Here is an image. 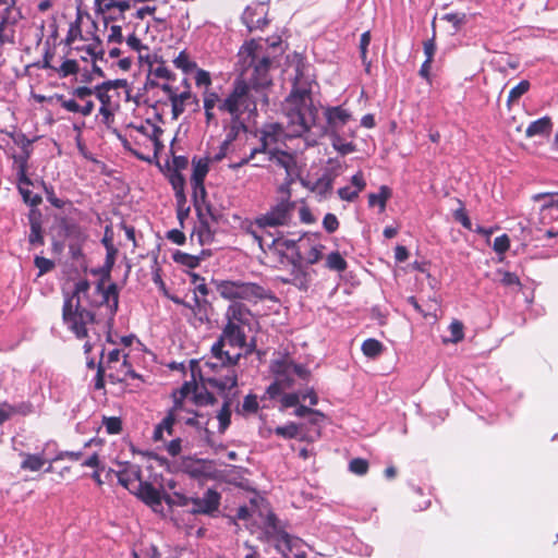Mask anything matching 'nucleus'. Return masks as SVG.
<instances>
[{
    "label": "nucleus",
    "instance_id": "f257e3e1",
    "mask_svg": "<svg viewBox=\"0 0 558 558\" xmlns=\"http://www.w3.org/2000/svg\"><path fill=\"white\" fill-rule=\"evenodd\" d=\"M313 84L314 80L310 73V66L305 65L302 60H298L293 87L283 104L287 136L306 135V142L311 145L316 143V138L324 134L341 133L342 129L352 119L351 112L343 107H329L325 110L326 126L316 125L318 110L313 104Z\"/></svg>",
    "mask_w": 558,
    "mask_h": 558
},
{
    "label": "nucleus",
    "instance_id": "f03ea898",
    "mask_svg": "<svg viewBox=\"0 0 558 558\" xmlns=\"http://www.w3.org/2000/svg\"><path fill=\"white\" fill-rule=\"evenodd\" d=\"M256 339L247 341V331L233 325H225L217 341L211 345L210 355L204 361L205 381L222 393L238 386V364L243 355L256 350Z\"/></svg>",
    "mask_w": 558,
    "mask_h": 558
},
{
    "label": "nucleus",
    "instance_id": "7ed1b4c3",
    "mask_svg": "<svg viewBox=\"0 0 558 558\" xmlns=\"http://www.w3.org/2000/svg\"><path fill=\"white\" fill-rule=\"evenodd\" d=\"M89 290L90 284L86 279L78 280L73 294L66 298L63 304V323L78 339L88 338L96 324L94 313L83 305L85 300L93 306L104 308V315L108 317L109 324L113 322L119 306L116 283L105 287L102 282H98L93 290V299L89 298Z\"/></svg>",
    "mask_w": 558,
    "mask_h": 558
},
{
    "label": "nucleus",
    "instance_id": "20e7f679",
    "mask_svg": "<svg viewBox=\"0 0 558 558\" xmlns=\"http://www.w3.org/2000/svg\"><path fill=\"white\" fill-rule=\"evenodd\" d=\"M280 129L277 124L268 125L260 137V145L251 150L247 157L242 158L238 162L229 165L230 169L236 170L250 161H254V167H263L265 161H270L277 167L286 170L287 174H291L295 165L294 157L282 149V143L279 141Z\"/></svg>",
    "mask_w": 558,
    "mask_h": 558
},
{
    "label": "nucleus",
    "instance_id": "39448f33",
    "mask_svg": "<svg viewBox=\"0 0 558 558\" xmlns=\"http://www.w3.org/2000/svg\"><path fill=\"white\" fill-rule=\"evenodd\" d=\"M259 101L267 102L265 92L236 80L232 93L220 102L219 110L228 112L233 120H241L244 114L248 118L254 116Z\"/></svg>",
    "mask_w": 558,
    "mask_h": 558
},
{
    "label": "nucleus",
    "instance_id": "423d86ee",
    "mask_svg": "<svg viewBox=\"0 0 558 558\" xmlns=\"http://www.w3.org/2000/svg\"><path fill=\"white\" fill-rule=\"evenodd\" d=\"M270 369L275 376V381L266 390L270 399L278 398L284 389L307 381L310 377V371L288 355L274 360Z\"/></svg>",
    "mask_w": 558,
    "mask_h": 558
},
{
    "label": "nucleus",
    "instance_id": "0eeeda50",
    "mask_svg": "<svg viewBox=\"0 0 558 558\" xmlns=\"http://www.w3.org/2000/svg\"><path fill=\"white\" fill-rule=\"evenodd\" d=\"M293 211L294 204L288 198H282L271 205L266 213L258 215L247 227V233L251 234L258 243L259 247L264 250V238L258 230L289 226L293 217Z\"/></svg>",
    "mask_w": 558,
    "mask_h": 558
},
{
    "label": "nucleus",
    "instance_id": "6e6552de",
    "mask_svg": "<svg viewBox=\"0 0 558 558\" xmlns=\"http://www.w3.org/2000/svg\"><path fill=\"white\" fill-rule=\"evenodd\" d=\"M218 294L233 303L238 300L256 303L268 298V290L264 287L242 280H219L215 282Z\"/></svg>",
    "mask_w": 558,
    "mask_h": 558
},
{
    "label": "nucleus",
    "instance_id": "1a4fd4ad",
    "mask_svg": "<svg viewBox=\"0 0 558 558\" xmlns=\"http://www.w3.org/2000/svg\"><path fill=\"white\" fill-rule=\"evenodd\" d=\"M267 246L270 251L278 254L281 257H287L290 263L293 262V258L298 263H302L303 253L302 247L305 246V239L300 238L298 241L286 239L282 236L272 238L269 243L264 239V247Z\"/></svg>",
    "mask_w": 558,
    "mask_h": 558
},
{
    "label": "nucleus",
    "instance_id": "9d476101",
    "mask_svg": "<svg viewBox=\"0 0 558 558\" xmlns=\"http://www.w3.org/2000/svg\"><path fill=\"white\" fill-rule=\"evenodd\" d=\"M179 498L180 506H189L192 504L191 512L201 514H211L218 510L220 505L221 496L214 489H207L202 497L186 498L179 494H175Z\"/></svg>",
    "mask_w": 558,
    "mask_h": 558
},
{
    "label": "nucleus",
    "instance_id": "9b49d317",
    "mask_svg": "<svg viewBox=\"0 0 558 558\" xmlns=\"http://www.w3.org/2000/svg\"><path fill=\"white\" fill-rule=\"evenodd\" d=\"M226 325H233L238 327L240 330L244 331H253L254 327L257 325V322L253 315V313L243 304L239 302L231 303L226 313Z\"/></svg>",
    "mask_w": 558,
    "mask_h": 558
},
{
    "label": "nucleus",
    "instance_id": "f8f14e48",
    "mask_svg": "<svg viewBox=\"0 0 558 558\" xmlns=\"http://www.w3.org/2000/svg\"><path fill=\"white\" fill-rule=\"evenodd\" d=\"M130 136L136 142H149L154 145L155 155L163 147L160 136L162 130L149 120L141 122L140 124H131L129 126Z\"/></svg>",
    "mask_w": 558,
    "mask_h": 558
},
{
    "label": "nucleus",
    "instance_id": "ddd939ff",
    "mask_svg": "<svg viewBox=\"0 0 558 558\" xmlns=\"http://www.w3.org/2000/svg\"><path fill=\"white\" fill-rule=\"evenodd\" d=\"M117 475L118 482L130 493L136 490L137 486H141V468L137 464L130 462L118 463V470L113 471Z\"/></svg>",
    "mask_w": 558,
    "mask_h": 558
},
{
    "label": "nucleus",
    "instance_id": "4468645a",
    "mask_svg": "<svg viewBox=\"0 0 558 558\" xmlns=\"http://www.w3.org/2000/svg\"><path fill=\"white\" fill-rule=\"evenodd\" d=\"M132 494L137 496L154 511H158V509L161 508L163 499L169 505L173 502V500L169 496H162L159 489H157L150 483L144 481H142L141 486H137L136 490L133 492Z\"/></svg>",
    "mask_w": 558,
    "mask_h": 558
},
{
    "label": "nucleus",
    "instance_id": "2eb2a0df",
    "mask_svg": "<svg viewBox=\"0 0 558 558\" xmlns=\"http://www.w3.org/2000/svg\"><path fill=\"white\" fill-rule=\"evenodd\" d=\"M266 13L267 10L264 3L248 5L242 14V22L250 32L262 29L267 24Z\"/></svg>",
    "mask_w": 558,
    "mask_h": 558
},
{
    "label": "nucleus",
    "instance_id": "dca6fc26",
    "mask_svg": "<svg viewBox=\"0 0 558 558\" xmlns=\"http://www.w3.org/2000/svg\"><path fill=\"white\" fill-rule=\"evenodd\" d=\"M251 62L254 63V71L248 84L264 92L265 87L269 86L271 83V80L268 75L270 60L267 57H263L258 60H256L255 57H252Z\"/></svg>",
    "mask_w": 558,
    "mask_h": 558
},
{
    "label": "nucleus",
    "instance_id": "f3484780",
    "mask_svg": "<svg viewBox=\"0 0 558 558\" xmlns=\"http://www.w3.org/2000/svg\"><path fill=\"white\" fill-rule=\"evenodd\" d=\"M161 89L167 94L171 102L173 119H178L184 112L187 100L192 98L191 92L184 90L182 93H177V90L169 84H163Z\"/></svg>",
    "mask_w": 558,
    "mask_h": 558
},
{
    "label": "nucleus",
    "instance_id": "a211bd4d",
    "mask_svg": "<svg viewBox=\"0 0 558 558\" xmlns=\"http://www.w3.org/2000/svg\"><path fill=\"white\" fill-rule=\"evenodd\" d=\"M182 420L179 412V403L168 412L163 420L155 427L153 438L155 441H165V434L171 436L175 421Z\"/></svg>",
    "mask_w": 558,
    "mask_h": 558
},
{
    "label": "nucleus",
    "instance_id": "6ab92c4d",
    "mask_svg": "<svg viewBox=\"0 0 558 558\" xmlns=\"http://www.w3.org/2000/svg\"><path fill=\"white\" fill-rule=\"evenodd\" d=\"M105 369L107 372V377L112 383H122L125 381L129 377H137V375L132 369L128 357L121 359L117 364L109 365L108 367H105Z\"/></svg>",
    "mask_w": 558,
    "mask_h": 558
},
{
    "label": "nucleus",
    "instance_id": "aec40b11",
    "mask_svg": "<svg viewBox=\"0 0 558 558\" xmlns=\"http://www.w3.org/2000/svg\"><path fill=\"white\" fill-rule=\"evenodd\" d=\"M32 150L21 151L20 154H13V168L16 171L19 182L31 183V179L27 175L28 159Z\"/></svg>",
    "mask_w": 558,
    "mask_h": 558
},
{
    "label": "nucleus",
    "instance_id": "412c9836",
    "mask_svg": "<svg viewBox=\"0 0 558 558\" xmlns=\"http://www.w3.org/2000/svg\"><path fill=\"white\" fill-rule=\"evenodd\" d=\"M120 84L121 81H108L95 87V95L100 101V106L118 107L111 99L112 96L110 95V89L119 86Z\"/></svg>",
    "mask_w": 558,
    "mask_h": 558
},
{
    "label": "nucleus",
    "instance_id": "4be33fe9",
    "mask_svg": "<svg viewBox=\"0 0 558 558\" xmlns=\"http://www.w3.org/2000/svg\"><path fill=\"white\" fill-rule=\"evenodd\" d=\"M75 49L82 52L81 59L84 61L90 59L93 62H97V60H102L105 56L99 38H95V41L88 46L75 47Z\"/></svg>",
    "mask_w": 558,
    "mask_h": 558
},
{
    "label": "nucleus",
    "instance_id": "5701e85b",
    "mask_svg": "<svg viewBox=\"0 0 558 558\" xmlns=\"http://www.w3.org/2000/svg\"><path fill=\"white\" fill-rule=\"evenodd\" d=\"M551 130V121L549 118L544 117L535 120L529 124L525 131L527 137L547 136Z\"/></svg>",
    "mask_w": 558,
    "mask_h": 558
},
{
    "label": "nucleus",
    "instance_id": "b1692460",
    "mask_svg": "<svg viewBox=\"0 0 558 558\" xmlns=\"http://www.w3.org/2000/svg\"><path fill=\"white\" fill-rule=\"evenodd\" d=\"M304 239L305 246L303 248L308 247V251L305 254H303L302 263L305 262L308 265H314L322 259L325 246L320 243H311L310 238Z\"/></svg>",
    "mask_w": 558,
    "mask_h": 558
},
{
    "label": "nucleus",
    "instance_id": "393cba45",
    "mask_svg": "<svg viewBox=\"0 0 558 558\" xmlns=\"http://www.w3.org/2000/svg\"><path fill=\"white\" fill-rule=\"evenodd\" d=\"M199 323L208 322V307L209 304L206 300H199L197 295H194L193 303L186 304Z\"/></svg>",
    "mask_w": 558,
    "mask_h": 558
},
{
    "label": "nucleus",
    "instance_id": "a878e982",
    "mask_svg": "<svg viewBox=\"0 0 558 558\" xmlns=\"http://www.w3.org/2000/svg\"><path fill=\"white\" fill-rule=\"evenodd\" d=\"M291 264L293 268L291 272L292 279L290 280V282H292L299 289H307L310 279L306 270L302 267V263H298L293 258V262Z\"/></svg>",
    "mask_w": 558,
    "mask_h": 558
},
{
    "label": "nucleus",
    "instance_id": "bb28decb",
    "mask_svg": "<svg viewBox=\"0 0 558 558\" xmlns=\"http://www.w3.org/2000/svg\"><path fill=\"white\" fill-rule=\"evenodd\" d=\"M208 161L209 159H193L191 183L199 184L204 182L209 170Z\"/></svg>",
    "mask_w": 558,
    "mask_h": 558
},
{
    "label": "nucleus",
    "instance_id": "cd10ccee",
    "mask_svg": "<svg viewBox=\"0 0 558 558\" xmlns=\"http://www.w3.org/2000/svg\"><path fill=\"white\" fill-rule=\"evenodd\" d=\"M495 280L507 288H511V289H520L521 288V282H520L519 277L515 274L510 272V271L498 269L496 271Z\"/></svg>",
    "mask_w": 558,
    "mask_h": 558
},
{
    "label": "nucleus",
    "instance_id": "c85d7f7f",
    "mask_svg": "<svg viewBox=\"0 0 558 558\" xmlns=\"http://www.w3.org/2000/svg\"><path fill=\"white\" fill-rule=\"evenodd\" d=\"M391 195V191L389 187L383 185L378 193H372L368 195V205L371 207L378 205L380 211H384L386 208V203Z\"/></svg>",
    "mask_w": 558,
    "mask_h": 558
},
{
    "label": "nucleus",
    "instance_id": "c756f323",
    "mask_svg": "<svg viewBox=\"0 0 558 558\" xmlns=\"http://www.w3.org/2000/svg\"><path fill=\"white\" fill-rule=\"evenodd\" d=\"M192 241H197L201 245H205L211 242L213 233L206 222H201L198 227H195L191 234Z\"/></svg>",
    "mask_w": 558,
    "mask_h": 558
},
{
    "label": "nucleus",
    "instance_id": "7c9ffc66",
    "mask_svg": "<svg viewBox=\"0 0 558 558\" xmlns=\"http://www.w3.org/2000/svg\"><path fill=\"white\" fill-rule=\"evenodd\" d=\"M331 145L341 155H348L355 151V145L352 142H347L341 136V133L329 135Z\"/></svg>",
    "mask_w": 558,
    "mask_h": 558
},
{
    "label": "nucleus",
    "instance_id": "2f4dec72",
    "mask_svg": "<svg viewBox=\"0 0 558 558\" xmlns=\"http://www.w3.org/2000/svg\"><path fill=\"white\" fill-rule=\"evenodd\" d=\"M333 180L330 175H323L313 185L312 191L318 196L325 198L332 190Z\"/></svg>",
    "mask_w": 558,
    "mask_h": 558
},
{
    "label": "nucleus",
    "instance_id": "473e14b6",
    "mask_svg": "<svg viewBox=\"0 0 558 558\" xmlns=\"http://www.w3.org/2000/svg\"><path fill=\"white\" fill-rule=\"evenodd\" d=\"M326 267L333 271H344L348 267L345 259L340 255L339 252H331L326 257Z\"/></svg>",
    "mask_w": 558,
    "mask_h": 558
},
{
    "label": "nucleus",
    "instance_id": "72a5a7b5",
    "mask_svg": "<svg viewBox=\"0 0 558 558\" xmlns=\"http://www.w3.org/2000/svg\"><path fill=\"white\" fill-rule=\"evenodd\" d=\"M45 463L46 460L40 454H24V460L21 463V468L36 472L39 471Z\"/></svg>",
    "mask_w": 558,
    "mask_h": 558
},
{
    "label": "nucleus",
    "instance_id": "f704fd0d",
    "mask_svg": "<svg viewBox=\"0 0 558 558\" xmlns=\"http://www.w3.org/2000/svg\"><path fill=\"white\" fill-rule=\"evenodd\" d=\"M217 420L219 422V432L225 433V430L229 427L231 422V402L225 401L221 409L217 414Z\"/></svg>",
    "mask_w": 558,
    "mask_h": 558
},
{
    "label": "nucleus",
    "instance_id": "c9c22d12",
    "mask_svg": "<svg viewBox=\"0 0 558 558\" xmlns=\"http://www.w3.org/2000/svg\"><path fill=\"white\" fill-rule=\"evenodd\" d=\"M361 349L364 355L374 359L381 353L384 347L378 340L369 338L362 343Z\"/></svg>",
    "mask_w": 558,
    "mask_h": 558
},
{
    "label": "nucleus",
    "instance_id": "e433bc0d",
    "mask_svg": "<svg viewBox=\"0 0 558 558\" xmlns=\"http://www.w3.org/2000/svg\"><path fill=\"white\" fill-rule=\"evenodd\" d=\"M274 433L277 436H280L284 439H293L299 437L300 426L293 422H290L283 426H278L274 429Z\"/></svg>",
    "mask_w": 558,
    "mask_h": 558
},
{
    "label": "nucleus",
    "instance_id": "4c0bfd02",
    "mask_svg": "<svg viewBox=\"0 0 558 558\" xmlns=\"http://www.w3.org/2000/svg\"><path fill=\"white\" fill-rule=\"evenodd\" d=\"M175 68L182 70L184 73H189L196 69V63L191 60L186 51H181L173 60Z\"/></svg>",
    "mask_w": 558,
    "mask_h": 558
},
{
    "label": "nucleus",
    "instance_id": "58836bf2",
    "mask_svg": "<svg viewBox=\"0 0 558 558\" xmlns=\"http://www.w3.org/2000/svg\"><path fill=\"white\" fill-rule=\"evenodd\" d=\"M29 185H32V182L23 183L17 181V187L24 202L32 206H36L41 202V198L37 194H33V192L28 189Z\"/></svg>",
    "mask_w": 558,
    "mask_h": 558
},
{
    "label": "nucleus",
    "instance_id": "ea45409f",
    "mask_svg": "<svg viewBox=\"0 0 558 558\" xmlns=\"http://www.w3.org/2000/svg\"><path fill=\"white\" fill-rule=\"evenodd\" d=\"M54 72L60 77H68L70 75L76 74L78 72V63L75 60L66 59L64 60L60 66L54 69Z\"/></svg>",
    "mask_w": 558,
    "mask_h": 558
},
{
    "label": "nucleus",
    "instance_id": "a19ab883",
    "mask_svg": "<svg viewBox=\"0 0 558 558\" xmlns=\"http://www.w3.org/2000/svg\"><path fill=\"white\" fill-rule=\"evenodd\" d=\"M278 397H280V410L283 411L288 408H293V407H296L300 401L302 400L301 398V391L299 392H290V393H283V391H281V395H279Z\"/></svg>",
    "mask_w": 558,
    "mask_h": 558
},
{
    "label": "nucleus",
    "instance_id": "79ce46f5",
    "mask_svg": "<svg viewBox=\"0 0 558 558\" xmlns=\"http://www.w3.org/2000/svg\"><path fill=\"white\" fill-rule=\"evenodd\" d=\"M193 189V199H194V206L197 211L202 210V206L205 204L206 198V190L204 186V182H201L199 184L191 183Z\"/></svg>",
    "mask_w": 558,
    "mask_h": 558
},
{
    "label": "nucleus",
    "instance_id": "37998d69",
    "mask_svg": "<svg viewBox=\"0 0 558 558\" xmlns=\"http://www.w3.org/2000/svg\"><path fill=\"white\" fill-rule=\"evenodd\" d=\"M449 331L451 333V337L449 339H445V342L457 343L461 341L464 337L463 324L460 320H452L451 324L449 325Z\"/></svg>",
    "mask_w": 558,
    "mask_h": 558
},
{
    "label": "nucleus",
    "instance_id": "c03bdc74",
    "mask_svg": "<svg viewBox=\"0 0 558 558\" xmlns=\"http://www.w3.org/2000/svg\"><path fill=\"white\" fill-rule=\"evenodd\" d=\"M530 88V83L527 81H521L514 87H512L508 95V104L518 101L521 96H523Z\"/></svg>",
    "mask_w": 558,
    "mask_h": 558
},
{
    "label": "nucleus",
    "instance_id": "a18cd8bd",
    "mask_svg": "<svg viewBox=\"0 0 558 558\" xmlns=\"http://www.w3.org/2000/svg\"><path fill=\"white\" fill-rule=\"evenodd\" d=\"M369 43H371V33L367 31V32H364L360 38L361 59H362V62L365 65L367 72L369 71V66H371V62L367 60V48L369 46Z\"/></svg>",
    "mask_w": 558,
    "mask_h": 558
},
{
    "label": "nucleus",
    "instance_id": "49530a36",
    "mask_svg": "<svg viewBox=\"0 0 558 558\" xmlns=\"http://www.w3.org/2000/svg\"><path fill=\"white\" fill-rule=\"evenodd\" d=\"M102 425L106 428V432L110 435L119 434L122 429V422L119 417L110 416L104 417Z\"/></svg>",
    "mask_w": 558,
    "mask_h": 558
},
{
    "label": "nucleus",
    "instance_id": "de8ad7c7",
    "mask_svg": "<svg viewBox=\"0 0 558 558\" xmlns=\"http://www.w3.org/2000/svg\"><path fill=\"white\" fill-rule=\"evenodd\" d=\"M57 101L64 110L72 113H80V104L76 101V98H66L63 95L57 97Z\"/></svg>",
    "mask_w": 558,
    "mask_h": 558
},
{
    "label": "nucleus",
    "instance_id": "09e8293b",
    "mask_svg": "<svg viewBox=\"0 0 558 558\" xmlns=\"http://www.w3.org/2000/svg\"><path fill=\"white\" fill-rule=\"evenodd\" d=\"M101 356L102 359L99 363H104L105 367L117 364L121 359L128 357V355L119 349L111 350L106 360H104V350H101Z\"/></svg>",
    "mask_w": 558,
    "mask_h": 558
},
{
    "label": "nucleus",
    "instance_id": "8fccbe9b",
    "mask_svg": "<svg viewBox=\"0 0 558 558\" xmlns=\"http://www.w3.org/2000/svg\"><path fill=\"white\" fill-rule=\"evenodd\" d=\"M349 470L356 475H364L368 470V462L364 459L355 458L350 461Z\"/></svg>",
    "mask_w": 558,
    "mask_h": 558
},
{
    "label": "nucleus",
    "instance_id": "3c124183",
    "mask_svg": "<svg viewBox=\"0 0 558 558\" xmlns=\"http://www.w3.org/2000/svg\"><path fill=\"white\" fill-rule=\"evenodd\" d=\"M34 264L39 269L38 276L49 272L54 267V263L51 259L41 256H36Z\"/></svg>",
    "mask_w": 558,
    "mask_h": 558
},
{
    "label": "nucleus",
    "instance_id": "603ef678",
    "mask_svg": "<svg viewBox=\"0 0 558 558\" xmlns=\"http://www.w3.org/2000/svg\"><path fill=\"white\" fill-rule=\"evenodd\" d=\"M222 100L219 98L217 93L206 92L204 95V110H214L215 107L219 108Z\"/></svg>",
    "mask_w": 558,
    "mask_h": 558
},
{
    "label": "nucleus",
    "instance_id": "864d4df0",
    "mask_svg": "<svg viewBox=\"0 0 558 558\" xmlns=\"http://www.w3.org/2000/svg\"><path fill=\"white\" fill-rule=\"evenodd\" d=\"M509 246H510V240L507 234L497 236L494 240L493 248L497 254L506 253L509 250Z\"/></svg>",
    "mask_w": 558,
    "mask_h": 558
},
{
    "label": "nucleus",
    "instance_id": "5fc2aeb1",
    "mask_svg": "<svg viewBox=\"0 0 558 558\" xmlns=\"http://www.w3.org/2000/svg\"><path fill=\"white\" fill-rule=\"evenodd\" d=\"M323 227L328 233H333L339 228V221L336 215L326 214L323 219Z\"/></svg>",
    "mask_w": 558,
    "mask_h": 558
},
{
    "label": "nucleus",
    "instance_id": "6e6d98bb",
    "mask_svg": "<svg viewBox=\"0 0 558 558\" xmlns=\"http://www.w3.org/2000/svg\"><path fill=\"white\" fill-rule=\"evenodd\" d=\"M72 96L78 100H86L95 94V88H90L87 86H78L73 88L71 92Z\"/></svg>",
    "mask_w": 558,
    "mask_h": 558
},
{
    "label": "nucleus",
    "instance_id": "4d7b16f0",
    "mask_svg": "<svg viewBox=\"0 0 558 558\" xmlns=\"http://www.w3.org/2000/svg\"><path fill=\"white\" fill-rule=\"evenodd\" d=\"M195 84L198 87H201V86L208 87L211 84V77H210L209 72L202 70V69H197V71L195 73Z\"/></svg>",
    "mask_w": 558,
    "mask_h": 558
},
{
    "label": "nucleus",
    "instance_id": "13d9d810",
    "mask_svg": "<svg viewBox=\"0 0 558 558\" xmlns=\"http://www.w3.org/2000/svg\"><path fill=\"white\" fill-rule=\"evenodd\" d=\"M11 137L17 146L21 147L22 151L31 150L32 141L28 140L23 133H13Z\"/></svg>",
    "mask_w": 558,
    "mask_h": 558
},
{
    "label": "nucleus",
    "instance_id": "bf43d9fd",
    "mask_svg": "<svg viewBox=\"0 0 558 558\" xmlns=\"http://www.w3.org/2000/svg\"><path fill=\"white\" fill-rule=\"evenodd\" d=\"M123 41L122 28L119 25H112L108 34L109 44H121Z\"/></svg>",
    "mask_w": 558,
    "mask_h": 558
},
{
    "label": "nucleus",
    "instance_id": "052dcab7",
    "mask_svg": "<svg viewBox=\"0 0 558 558\" xmlns=\"http://www.w3.org/2000/svg\"><path fill=\"white\" fill-rule=\"evenodd\" d=\"M359 190L351 186H344L338 190V195L341 199L352 202L359 196Z\"/></svg>",
    "mask_w": 558,
    "mask_h": 558
},
{
    "label": "nucleus",
    "instance_id": "680f3d73",
    "mask_svg": "<svg viewBox=\"0 0 558 558\" xmlns=\"http://www.w3.org/2000/svg\"><path fill=\"white\" fill-rule=\"evenodd\" d=\"M230 146H228V142H222L217 151L213 153L208 159L214 162L221 161L229 153Z\"/></svg>",
    "mask_w": 558,
    "mask_h": 558
},
{
    "label": "nucleus",
    "instance_id": "e2e57ef3",
    "mask_svg": "<svg viewBox=\"0 0 558 558\" xmlns=\"http://www.w3.org/2000/svg\"><path fill=\"white\" fill-rule=\"evenodd\" d=\"M242 408L244 411L246 412H256L257 409H258V401H257V398L256 396L254 395H247L245 398H244V401H243V404H242Z\"/></svg>",
    "mask_w": 558,
    "mask_h": 558
},
{
    "label": "nucleus",
    "instance_id": "0e129e2a",
    "mask_svg": "<svg viewBox=\"0 0 558 558\" xmlns=\"http://www.w3.org/2000/svg\"><path fill=\"white\" fill-rule=\"evenodd\" d=\"M181 444H182V440L181 438L177 437L172 440H170L167 445H166V450L167 452L171 456V457H175L178 456L181 450H182V447H181Z\"/></svg>",
    "mask_w": 558,
    "mask_h": 558
},
{
    "label": "nucleus",
    "instance_id": "69168bd1",
    "mask_svg": "<svg viewBox=\"0 0 558 558\" xmlns=\"http://www.w3.org/2000/svg\"><path fill=\"white\" fill-rule=\"evenodd\" d=\"M117 254H118V248L117 247H108V248H106L105 267H106L108 272L112 269V267H113V265L116 263Z\"/></svg>",
    "mask_w": 558,
    "mask_h": 558
},
{
    "label": "nucleus",
    "instance_id": "338daca9",
    "mask_svg": "<svg viewBox=\"0 0 558 558\" xmlns=\"http://www.w3.org/2000/svg\"><path fill=\"white\" fill-rule=\"evenodd\" d=\"M77 38L83 39L82 31L77 24H72L66 35V44L72 45Z\"/></svg>",
    "mask_w": 558,
    "mask_h": 558
},
{
    "label": "nucleus",
    "instance_id": "774afa93",
    "mask_svg": "<svg viewBox=\"0 0 558 558\" xmlns=\"http://www.w3.org/2000/svg\"><path fill=\"white\" fill-rule=\"evenodd\" d=\"M543 211L550 214H558V196H548L543 204Z\"/></svg>",
    "mask_w": 558,
    "mask_h": 558
}]
</instances>
